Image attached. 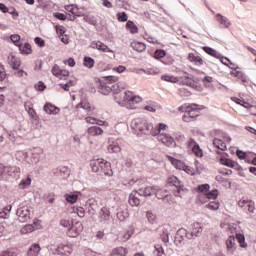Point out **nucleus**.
<instances>
[{"label":"nucleus","instance_id":"nucleus-1","mask_svg":"<svg viewBox=\"0 0 256 256\" xmlns=\"http://www.w3.org/2000/svg\"><path fill=\"white\" fill-rule=\"evenodd\" d=\"M115 100L119 105L127 107V109H137V105L143 101V98L139 95H135L133 91L127 90L124 92L123 99H120L119 94H117Z\"/></svg>","mask_w":256,"mask_h":256},{"label":"nucleus","instance_id":"nucleus-2","mask_svg":"<svg viewBox=\"0 0 256 256\" xmlns=\"http://www.w3.org/2000/svg\"><path fill=\"white\" fill-rule=\"evenodd\" d=\"M90 167L94 173L99 175H105L106 177H113V168H111V162L98 158L90 163Z\"/></svg>","mask_w":256,"mask_h":256},{"label":"nucleus","instance_id":"nucleus-3","mask_svg":"<svg viewBox=\"0 0 256 256\" xmlns=\"http://www.w3.org/2000/svg\"><path fill=\"white\" fill-rule=\"evenodd\" d=\"M94 111L95 107L91 106L87 100H82L76 105V115L79 119H83V117H87V115H93Z\"/></svg>","mask_w":256,"mask_h":256},{"label":"nucleus","instance_id":"nucleus-4","mask_svg":"<svg viewBox=\"0 0 256 256\" xmlns=\"http://www.w3.org/2000/svg\"><path fill=\"white\" fill-rule=\"evenodd\" d=\"M169 129V126L167 124L159 123L156 127L153 126V124L147 123L144 128V135H152L153 137H157L161 131H167Z\"/></svg>","mask_w":256,"mask_h":256},{"label":"nucleus","instance_id":"nucleus-5","mask_svg":"<svg viewBox=\"0 0 256 256\" xmlns=\"http://www.w3.org/2000/svg\"><path fill=\"white\" fill-rule=\"evenodd\" d=\"M196 117H199V108H197V104L188 105L182 117L183 121L185 123H191Z\"/></svg>","mask_w":256,"mask_h":256},{"label":"nucleus","instance_id":"nucleus-6","mask_svg":"<svg viewBox=\"0 0 256 256\" xmlns=\"http://www.w3.org/2000/svg\"><path fill=\"white\" fill-rule=\"evenodd\" d=\"M158 141L162 143V145H165V147H170L172 149L177 147L175 138L171 134L165 133L164 131H160L158 134Z\"/></svg>","mask_w":256,"mask_h":256},{"label":"nucleus","instance_id":"nucleus-7","mask_svg":"<svg viewBox=\"0 0 256 256\" xmlns=\"http://www.w3.org/2000/svg\"><path fill=\"white\" fill-rule=\"evenodd\" d=\"M188 151H192L196 157H203V150L201 146L193 139L189 138L186 142Z\"/></svg>","mask_w":256,"mask_h":256},{"label":"nucleus","instance_id":"nucleus-8","mask_svg":"<svg viewBox=\"0 0 256 256\" xmlns=\"http://www.w3.org/2000/svg\"><path fill=\"white\" fill-rule=\"evenodd\" d=\"M167 184L176 187L177 192L175 194L176 197H181V191H184L183 184H181V181L176 176H170L167 178Z\"/></svg>","mask_w":256,"mask_h":256},{"label":"nucleus","instance_id":"nucleus-9","mask_svg":"<svg viewBox=\"0 0 256 256\" xmlns=\"http://www.w3.org/2000/svg\"><path fill=\"white\" fill-rule=\"evenodd\" d=\"M17 216L21 223H25L26 221H29L31 219V211L29 210V207L24 206L17 210Z\"/></svg>","mask_w":256,"mask_h":256},{"label":"nucleus","instance_id":"nucleus-10","mask_svg":"<svg viewBox=\"0 0 256 256\" xmlns=\"http://www.w3.org/2000/svg\"><path fill=\"white\" fill-rule=\"evenodd\" d=\"M146 125L147 120L141 118H135L131 122L132 129H134V131H139L140 133H144Z\"/></svg>","mask_w":256,"mask_h":256},{"label":"nucleus","instance_id":"nucleus-11","mask_svg":"<svg viewBox=\"0 0 256 256\" xmlns=\"http://www.w3.org/2000/svg\"><path fill=\"white\" fill-rule=\"evenodd\" d=\"M91 49H97L98 51H102V53H115V51L111 50L107 44L101 41H93L90 44Z\"/></svg>","mask_w":256,"mask_h":256},{"label":"nucleus","instance_id":"nucleus-12","mask_svg":"<svg viewBox=\"0 0 256 256\" xmlns=\"http://www.w3.org/2000/svg\"><path fill=\"white\" fill-rule=\"evenodd\" d=\"M52 74L58 79H62L63 81L67 80V77H69V72L67 70L61 69V67L58 65L53 66Z\"/></svg>","mask_w":256,"mask_h":256},{"label":"nucleus","instance_id":"nucleus-13","mask_svg":"<svg viewBox=\"0 0 256 256\" xmlns=\"http://www.w3.org/2000/svg\"><path fill=\"white\" fill-rule=\"evenodd\" d=\"M39 225H41L40 221H35L33 224H27L20 229L21 235H27V233H33L34 229H39Z\"/></svg>","mask_w":256,"mask_h":256},{"label":"nucleus","instance_id":"nucleus-14","mask_svg":"<svg viewBox=\"0 0 256 256\" xmlns=\"http://www.w3.org/2000/svg\"><path fill=\"white\" fill-rule=\"evenodd\" d=\"M83 231V225L80 222H76L74 225L70 227V230L68 231L69 237H77L79 233Z\"/></svg>","mask_w":256,"mask_h":256},{"label":"nucleus","instance_id":"nucleus-15","mask_svg":"<svg viewBox=\"0 0 256 256\" xmlns=\"http://www.w3.org/2000/svg\"><path fill=\"white\" fill-rule=\"evenodd\" d=\"M179 81L181 85H186L187 87H192L193 89L194 87H197L193 75L182 76L179 78Z\"/></svg>","mask_w":256,"mask_h":256},{"label":"nucleus","instance_id":"nucleus-16","mask_svg":"<svg viewBox=\"0 0 256 256\" xmlns=\"http://www.w3.org/2000/svg\"><path fill=\"white\" fill-rule=\"evenodd\" d=\"M155 189H157V186H148L144 189H139L138 195L141 197H151V195H155Z\"/></svg>","mask_w":256,"mask_h":256},{"label":"nucleus","instance_id":"nucleus-17","mask_svg":"<svg viewBox=\"0 0 256 256\" xmlns=\"http://www.w3.org/2000/svg\"><path fill=\"white\" fill-rule=\"evenodd\" d=\"M219 162L221 165H224L225 167H230V169H239V164H237V162L229 158L221 157Z\"/></svg>","mask_w":256,"mask_h":256},{"label":"nucleus","instance_id":"nucleus-18","mask_svg":"<svg viewBox=\"0 0 256 256\" xmlns=\"http://www.w3.org/2000/svg\"><path fill=\"white\" fill-rule=\"evenodd\" d=\"M128 202L131 207H139V205H141V200L137 197V190L131 192Z\"/></svg>","mask_w":256,"mask_h":256},{"label":"nucleus","instance_id":"nucleus-19","mask_svg":"<svg viewBox=\"0 0 256 256\" xmlns=\"http://www.w3.org/2000/svg\"><path fill=\"white\" fill-rule=\"evenodd\" d=\"M129 253V250L123 246H118L111 250L110 254L108 256H127Z\"/></svg>","mask_w":256,"mask_h":256},{"label":"nucleus","instance_id":"nucleus-20","mask_svg":"<svg viewBox=\"0 0 256 256\" xmlns=\"http://www.w3.org/2000/svg\"><path fill=\"white\" fill-rule=\"evenodd\" d=\"M8 64L12 69H19L21 67V59L17 58L15 55L8 56Z\"/></svg>","mask_w":256,"mask_h":256},{"label":"nucleus","instance_id":"nucleus-21","mask_svg":"<svg viewBox=\"0 0 256 256\" xmlns=\"http://www.w3.org/2000/svg\"><path fill=\"white\" fill-rule=\"evenodd\" d=\"M130 47H132V49H134V51H137L138 53H143V51L147 49L145 43L137 41L131 42Z\"/></svg>","mask_w":256,"mask_h":256},{"label":"nucleus","instance_id":"nucleus-22","mask_svg":"<svg viewBox=\"0 0 256 256\" xmlns=\"http://www.w3.org/2000/svg\"><path fill=\"white\" fill-rule=\"evenodd\" d=\"M188 61H190V63H194V65H199V66L205 63V61H203V58H201V56H197L194 53L188 54Z\"/></svg>","mask_w":256,"mask_h":256},{"label":"nucleus","instance_id":"nucleus-23","mask_svg":"<svg viewBox=\"0 0 256 256\" xmlns=\"http://www.w3.org/2000/svg\"><path fill=\"white\" fill-rule=\"evenodd\" d=\"M126 29L129 31V33H131V35H136V33H139V27H137V24L131 20L127 21Z\"/></svg>","mask_w":256,"mask_h":256},{"label":"nucleus","instance_id":"nucleus-24","mask_svg":"<svg viewBox=\"0 0 256 256\" xmlns=\"http://www.w3.org/2000/svg\"><path fill=\"white\" fill-rule=\"evenodd\" d=\"M18 48L22 55H31L33 53V49H31V44L29 43L20 44Z\"/></svg>","mask_w":256,"mask_h":256},{"label":"nucleus","instance_id":"nucleus-25","mask_svg":"<svg viewBox=\"0 0 256 256\" xmlns=\"http://www.w3.org/2000/svg\"><path fill=\"white\" fill-rule=\"evenodd\" d=\"M154 195L157 199H165V197H169V191L156 186Z\"/></svg>","mask_w":256,"mask_h":256},{"label":"nucleus","instance_id":"nucleus-26","mask_svg":"<svg viewBox=\"0 0 256 256\" xmlns=\"http://www.w3.org/2000/svg\"><path fill=\"white\" fill-rule=\"evenodd\" d=\"M231 77H236V79H240L242 83H247V77H245V73L242 71L237 70H232L230 72Z\"/></svg>","mask_w":256,"mask_h":256},{"label":"nucleus","instance_id":"nucleus-27","mask_svg":"<svg viewBox=\"0 0 256 256\" xmlns=\"http://www.w3.org/2000/svg\"><path fill=\"white\" fill-rule=\"evenodd\" d=\"M44 111L45 113H47L48 115H57V113H59V108H57L55 105L47 103L44 106Z\"/></svg>","mask_w":256,"mask_h":256},{"label":"nucleus","instance_id":"nucleus-28","mask_svg":"<svg viewBox=\"0 0 256 256\" xmlns=\"http://www.w3.org/2000/svg\"><path fill=\"white\" fill-rule=\"evenodd\" d=\"M168 161H170V163H172L173 167H175V169H179L180 171H183V167H185V163L178 160V159H175L171 156H168Z\"/></svg>","mask_w":256,"mask_h":256},{"label":"nucleus","instance_id":"nucleus-29","mask_svg":"<svg viewBox=\"0 0 256 256\" xmlns=\"http://www.w3.org/2000/svg\"><path fill=\"white\" fill-rule=\"evenodd\" d=\"M58 251L61 255L68 256L73 253V247L71 245H60Z\"/></svg>","mask_w":256,"mask_h":256},{"label":"nucleus","instance_id":"nucleus-30","mask_svg":"<svg viewBox=\"0 0 256 256\" xmlns=\"http://www.w3.org/2000/svg\"><path fill=\"white\" fill-rule=\"evenodd\" d=\"M216 20L219 21L220 25H222V27H225V29L231 27V22H229V19L221 14L216 15Z\"/></svg>","mask_w":256,"mask_h":256},{"label":"nucleus","instance_id":"nucleus-31","mask_svg":"<svg viewBox=\"0 0 256 256\" xmlns=\"http://www.w3.org/2000/svg\"><path fill=\"white\" fill-rule=\"evenodd\" d=\"M213 146L216 149H219V151H227V144L225 142H223V140H221L219 138H215L213 140Z\"/></svg>","mask_w":256,"mask_h":256},{"label":"nucleus","instance_id":"nucleus-32","mask_svg":"<svg viewBox=\"0 0 256 256\" xmlns=\"http://www.w3.org/2000/svg\"><path fill=\"white\" fill-rule=\"evenodd\" d=\"M203 233V227L199 223L193 224L191 237H201V234Z\"/></svg>","mask_w":256,"mask_h":256},{"label":"nucleus","instance_id":"nucleus-33","mask_svg":"<svg viewBox=\"0 0 256 256\" xmlns=\"http://www.w3.org/2000/svg\"><path fill=\"white\" fill-rule=\"evenodd\" d=\"M88 135L91 137H97V135H103V130L98 126H91L88 128Z\"/></svg>","mask_w":256,"mask_h":256},{"label":"nucleus","instance_id":"nucleus-34","mask_svg":"<svg viewBox=\"0 0 256 256\" xmlns=\"http://www.w3.org/2000/svg\"><path fill=\"white\" fill-rule=\"evenodd\" d=\"M202 49L205 53H207V55H210L211 57H215V59H219V57H221V54L217 52V50L209 46H204Z\"/></svg>","mask_w":256,"mask_h":256},{"label":"nucleus","instance_id":"nucleus-35","mask_svg":"<svg viewBox=\"0 0 256 256\" xmlns=\"http://www.w3.org/2000/svg\"><path fill=\"white\" fill-rule=\"evenodd\" d=\"M40 252H41V246H39V244H34L29 248L27 255L38 256Z\"/></svg>","mask_w":256,"mask_h":256},{"label":"nucleus","instance_id":"nucleus-36","mask_svg":"<svg viewBox=\"0 0 256 256\" xmlns=\"http://www.w3.org/2000/svg\"><path fill=\"white\" fill-rule=\"evenodd\" d=\"M161 80L166 81L167 83H179V77L173 76L171 74L162 75Z\"/></svg>","mask_w":256,"mask_h":256},{"label":"nucleus","instance_id":"nucleus-37","mask_svg":"<svg viewBox=\"0 0 256 256\" xmlns=\"http://www.w3.org/2000/svg\"><path fill=\"white\" fill-rule=\"evenodd\" d=\"M152 256H166L165 255V249H163V245L155 244Z\"/></svg>","mask_w":256,"mask_h":256},{"label":"nucleus","instance_id":"nucleus-38","mask_svg":"<svg viewBox=\"0 0 256 256\" xmlns=\"http://www.w3.org/2000/svg\"><path fill=\"white\" fill-rule=\"evenodd\" d=\"M236 240L239 243V246L242 247V249H247V242H245V235L241 233L236 234Z\"/></svg>","mask_w":256,"mask_h":256},{"label":"nucleus","instance_id":"nucleus-39","mask_svg":"<svg viewBox=\"0 0 256 256\" xmlns=\"http://www.w3.org/2000/svg\"><path fill=\"white\" fill-rule=\"evenodd\" d=\"M108 153H121V146L117 142H113L108 146Z\"/></svg>","mask_w":256,"mask_h":256},{"label":"nucleus","instance_id":"nucleus-40","mask_svg":"<svg viewBox=\"0 0 256 256\" xmlns=\"http://www.w3.org/2000/svg\"><path fill=\"white\" fill-rule=\"evenodd\" d=\"M225 245L228 251H233V248L235 247V236H229Z\"/></svg>","mask_w":256,"mask_h":256},{"label":"nucleus","instance_id":"nucleus-41","mask_svg":"<svg viewBox=\"0 0 256 256\" xmlns=\"http://www.w3.org/2000/svg\"><path fill=\"white\" fill-rule=\"evenodd\" d=\"M84 67H87L88 69H93L95 67V60L91 57H84Z\"/></svg>","mask_w":256,"mask_h":256},{"label":"nucleus","instance_id":"nucleus-42","mask_svg":"<svg viewBox=\"0 0 256 256\" xmlns=\"http://www.w3.org/2000/svg\"><path fill=\"white\" fill-rule=\"evenodd\" d=\"M209 200L207 194H198L196 198L197 205H205Z\"/></svg>","mask_w":256,"mask_h":256},{"label":"nucleus","instance_id":"nucleus-43","mask_svg":"<svg viewBox=\"0 0 256 256\" xmlns=\"http://www.w3.org/2000/svg\"><path fill=\"white\" fill-rule=\"evenodd\" d=\"M131 235H133V231H125L122 232L119 236L120 241L125 242V241H129V239H131Z\"/></svg>","mask_w":256,"mask_h":256},{"label":"nucleus","instance_id":"nucleus-44","mask_svg":"<svg viewBox=\"0 0 256 256\" xmlns=\"http://www.w3.org/2000/svg\"><path fill=\"white\" fill-rule=\"evenodd\" d=\"M206 197H207L208 201H211V199L215 200V199H217V197H219V191L217 189L208 191L206 193Z\"/></svg>","mask_w":256,"mask_h":256},{"label":"nucleus","instance_id":"nucleus-45","mask_svg":"<svg viewBox=\"0 0 256 256\" xmlns=\"http://www.w3.org/2000/svg\"><path fill=\"white\" fill-rule=\"evenodd\" d=\"M101 218L104 219V221H108L109 217H111V211H109V208L103 207L101 209Z\"/></svg>","mask_w":256,"mask_h":256},{"label":"nucleus","instance_id":"nucleus-46","mask_svg":"<svg viewBox=\"0 0 256 256\" xmlns=\"http://www.w3.org/2000/svg\"><path fill=\"white\" fill-rule=\"evenodd\" d=\"M116 17H117V20L120 22V23H125L126 21H128L129 19V15H127V13L125 12H118L116 14Z\"/></svg>","mask_w":256,"mask_h":256},{"label":"nucleus","instance_id":"nucleus-47","mask_svg":"<svg viewBox=\"0 0 256 256\" xmlns=\"http://www.w3.org/2000/svg\"><path fill=\"white\" fill-rule=\"evenodd\" d=\"M60 225H61V227H64L65 229H67L69 231L71 229V227H73V222L69 219H61Z\"/></svg>","mask_w":256,"mask_h":256},{"label":"nucleus","instance_id":"nucleus-48","mask_svg":"<svg viewBox=\"0 0 256 256\" xmlns=\"http://www.w3.org/2000/svg\"><path fill=\"white\" fill-rule=\"evenodd\" d=\"M209 189H211V186L209 184H201L198 186V192L203 195H207Z\"/></svg>","mask_w":256,"mask_h":256},{"label":"nucleus","instance_id":"nucleus-49","mask_svg":"<svg viewBox=\"0 0 256 256\" xmlns=\"http://www.w3.org/2000/svg\"><path fill=\"white\" fill-rule=\"evenodd\" d=\"M205 207L206 209H210V211H217L220 207V204L217 201H212L209 202Z\"/></svg>","mask_w":256,"mask_h":256},{"label":"nucleus","instance_id":"nucleus-50","mask_svg":"<svg viewBox=\"0 0 256 256\" xmlns=\"http://www.w3.org/2000/svg\"><path fill=\"white\" fill-rule=\"evenodd\" d=\"M167 55V52H165V50L163 49H157L155 52H154V59H163L165 56Z\"/></svg>","mask_w":256,"mask_h":256},{"label":"nucleus","instance_id":"nucleus-51","mask_svg":"<svg viewBox=\"0 0 256 256\" xmlns=\"http://www.w3.org/2000/svg\"><path fill=\"white\" fill-rule=\"evenodd\" d=\"M78 195L77 194H66L65 195V199L68 203H77V199H78Z\"/></svg>","mask_w":256,"mask_h":256},{"label":"nucleus","instance_id":"nucleus-52","mask_svg":"<svg viewBox=\"0 0 256 256\" xmlns=\"http://www.w3.org/2000/svg\"><path fill=\"white\" fill-rule=\"evenodd\" d=\"M31 185V177H27L26 179H23L19 184V189H27Z\"/></svg>","mask_w":256,"mask_h":256},{"label":"nucleus","instance_id":"nucleus-53","mask_svg":"<svg viewBox=\"0 0 256 256\" xmlns=\"http://www.w3.org/2000/svg\"><path fill=\"white\" fill-rule=\"evenodd\" d=\"M249 203H251V200L247 198H242L238 202V206L241 207L242 209H247Z\"/></svg>","mask_w":256,"mask_h":256},{"label":"nucleus","instance_id":"nucleus-54","mask_svg":"<svg viewBox=\"0 0 256 256\" xmlns=\"http://www.w3.org/2000/svg\"><path fill=\"white\" fill-rule=\"evenodd\" d=\"M74 213L78 215V217L83 218L85 217V208L83 207H76L73 208Z\"/></svg>","mask_w":256,"mask_h":256},{"label":"nucleus","instance_id":"nucleus-55","mask_svg":"<svg viewBox=\"0 0 256 256\" xmlns=\"http://www.w3.org/2000/svg\"><path fill=\"white\" fill-rule=\"evenodd\" d=\"M178 95H180V97H191V92L186 88H180L178 90Z\"/></svg>","mask_w":256,"mask_h":256},{"label":"nucleus","instance_id":"nucleus-56","mask_svg":"<svg viewBox=\"0 0 256 256\" xmlns=\"http://www.w3.org/2000/svg\"><path fill=\"white\" fill-rule=\"evenodd\" d=\"M10 39L12 41V43H14V45H16L17 47H19V41H21V36L18 34H13L10 36Z\"/></svg>","mask_w":256,"mask_h":256},{"label":"nucleus","instance_id":"nucleus-57","mask_svg":"<svg viewBox=\"0 0 256 256\" xmlns=\"http://www.w3.org/2000/svg\"><path fill=\"white\" fill-rule=\"evenodd\" d=\"M146 217H147L149 223L153 224V223H155V221H157V216L151 211L147 212Z\"/></svg>","mask_w":256,"mask_h":256},{"label":"nucleus","instance_id":"nucleus-58","mask_svg":"<svg viewBox=\"0 0 256 256\" xmlns=\"http://www.w3.org/2000/svg\"><path fill=\"white\" fill-rule=\"evenodd\" d=\"M104 81H106V83H117V81H119V77H117V76H105Z\"/></svg>","mask_w":256,"mask_h":256},{"label":"nucleus","instance_id":"nucleus-59","mask_svg":"<svg viewBox=\"0 0 256 256\" xmlns=\"http://www.w3.org/2000/svg\"><path fill=\"white\" fill-rule=\"evenodd\" d=\"M182 171H185L188 175H195V169L191 166H187L184 164V167L182 168Z\"/></svg>","mask_w":256,"mask_h":256},{"label":"nucleus","instance_id":"nucleus-60","mask_svg":"<svg viewBox=\"0 0 256 256\" xmlns=\"http://www.w3.org/2000/svg\"><path fill=\"white\" fill-rule=\"evenodd\" d=\"M14 75L16 76V77H27V72H25V70H22V69H14Z\"/></svg>","mask_w":256,"mask_h":256},{"label":"nucleus","instance_id":"nucleus-61","mask_svg":"<svg viewBox=\"0 0 256 256\" xmlns=\"http://www.w3.org/2000/svg\"><path fill=\"white\" fill-rule=\"evenodd\" d=\"M53 17H55L56 19H59L60 21H66L67 20V15L60 13V12H55L53 14Z\"/></svg>","mask_w":256,"mask_h":256},{"label":"nucleus","instance_id":"nucleus-62","mask_svg":"<svg viewBox=\"0 0 256 256\" xmlns=\"http://www.w3.org/2000/svg\"><path fill=\"white\" fill-rule=\"evenodd\" d=\"M246 209H247L248 213H255V202H253V200H251Z\"/></svg>","mask_w":256,"mask_h":256},{"label":"nucleus","instance_id":"nucleus-63","mask_svg":"<svg viewBox=\"0 0 256 256\" xmlns=\"http://www.w3.org/2000/svg\"><path fill=\"white\" fill-rule=\"evenodd\" d=\"M34 41L38 47H45V40L42 38L36 37Z\"/></svg>","mask_w":256,"mask_h":256},{"label":"nucleus","instance_id":"nucleus-64","mask_svg":"<svg viewBox=\"0 0 256 256\" xmlns=\"http://www.w3.org/2000/svg\"><path fill=\"white\" fill-rule=\"evenodd\" d=\"M66 31H67V29L63 26H57L56 27V32H57L58 35L63 36V35H65Z\"/></svg>","mask_w":256,"mask_h":256}]
</instances>
